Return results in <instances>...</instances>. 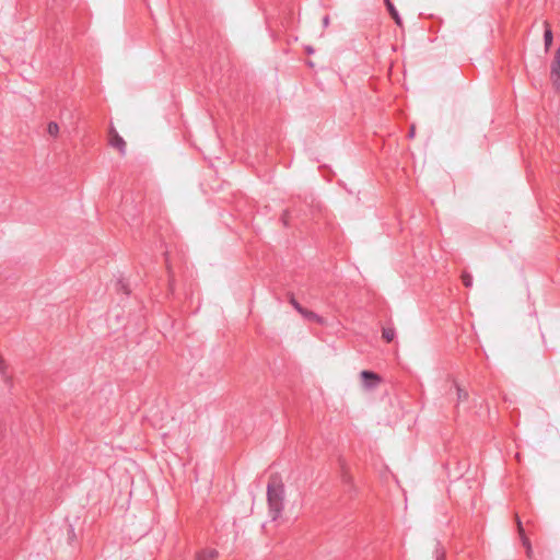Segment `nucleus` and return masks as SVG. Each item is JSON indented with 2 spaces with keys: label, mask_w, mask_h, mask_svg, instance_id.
Masks as SVG:
<instances>
[{
  "label": "nucleus",
  "mask_w": 560,
  "mask_h": 560,
  "mask_svg": "<svg viewBox=\"0 0 560 560\" xmlns=\"http://www.w3.org/2000/svg\"><path fill=\"white\" fill-rule=\"evenodd\" d=\"M462 280H463V284L466 288H471V285H472V276L469 272L464 271L462 273Z\"/></svg>",
  "instance_id": "9d476101"
},
{
  "label": "nucleus",
  "mask_w": 560,
  "mask_h": 560,
  "mask_svg": "<svg viewBox=\"0 0 560 560\" xmlns=\"http://www.w3.org/2000/svg\"><path fill=\"white\" fill-rule=\"evenodd\" d=\"M282 220H283L284 225H288V222H287V213H284V214H283Z\"/></svg>",
  "instance_id": "4be33fe9"
},
{
  "label": "nucleus",
  "mask_w": 560,
  "mask_h": 560,
  "mask_svg": "<svg viewBox=\"0 0 560 560\" xmlns=\"http://www.w3.org/2000/svg\"><path fill=\"white\" fill-rule=\"evenodd\" d=\"M517 524H518L520 532L522 534L523 533V527H522V523H521V521L518 518H517Z\"/></svg>",
  "instance_id": "aec40b11"
},
{
  "label": "nucleus",
  "mask_w": 560,
  "mask_h": 560,
  "mask_svg": "<svg viewBox=\"0 0 560 560\" xmlns=\"http://www.w3.org/2000/svg\"><path fill=\"white\" fill-rule=\"evenodd\" d=\"M116 285H117V289L122 291L125 294L128 295L130 293V290L128 289V285H127V283L125 282L124 279H119L117 281Z\"/></svg>",
  "instance_id": "4468645a"
},
{
  "label": "nucleus",
  "mask_w": 560,
  "mask_h": 560,
  "mask_svg": "<svg viewBox=\"0 0 560 560\" xmlns=\"http://www.w3.org/2000/svg\"><path fill=\"white\" fill-rule=\"evenodd\" d=\"M361 378L366 388H375L381 383V376L373 371L363 370Z\"/></svg>",
  "instance_id": "7ed1b4c3"
},
{
  "label": "nucleus",
  "mask_w": 560,
  "mask_h": 560,
  "mask_svg": "<svg viewBox=\"0 0 560 560\" xmlns=\"http://www.w3.org/2000/svg\"><path fill=\"white\" fill-rule=\"evenodd\" d=\"M110 145L118 149L122 155L126 153V142L117 132L113 135Z\"/></svg>",
  "instance_id": "20e7f679"
},
{
  "label": "nucleus",
  "mask_w": 560,
  "mask_h": 560,
  "mask_svg": "<svg viewBox=\"0 0 560 560\" xmlns=\"http://www.w3.org/2000/svg\"><path fill=\"white\" fill-rule=\"evenodd\" d=\"M322 22H323V26H324V27H327V26L329 25V22H330L329 15H325V16L323 18V21H322Z\"/></svg>",
  "instance_id": "a211bd4d"
},
{
  "label": "nucleus",
  "mask_w": 560,
  "mask_h": 560,
  "mask_svg": "<svg viewBox=\"0 0 560 560\" xmlns=\"http://www.w3.org/2000/svg\"><path fill=\"white\" fill-rule=\"evenodd\" d=\"M47 132L52 136V137H56L59 132V126L57 122L55 121H50L48 124V127H47Z\"/></svg>",
  "instance_id": "9b49d317"
},
{
  "label": "nucleus",
  "mask_w": 560,
  "mask_h": 560,
  "mask_svg": "<svg viewBox=\"0 0 560 560\" xmlns=\"http://www.w3.org/2000/svg\"><path fill=\"white\" fill-rule=\"evenodd\" d=\"M444 559H445V551L443 548L440 547V544H436L435 560H444Z\"/></svg>",
  "instance_id": "2eb2a0df"
},
{
  "label": "nucleus",
  "mask_w": 560,
  "mask_h": 560,
  "mask_svg": "<svg viewBox=\"0 0 560 560\" xmlns=\"http://www.w3.org/2000/svg\"><path fill=\"white\" fill-rule=\"evenodd\" d=\"M396 336V330L393 327H384L382 330V337L387 341L392 342Z\"/></svg>",
  "instance_id": "6e6552de"
},
{
  "label": "nucleus",
  "mask_w": 560,
  "mask_h": 560,
  "mask_svg": "<svg viewBox=\"0 0 560 560\" xmlns=\"http://www.w3.org/2000/svg\"><path fill=\"white\" fill-rule=\"evenodd\" d=\"M550 79L557 91L560 90V46L555 52L553 60L550 65Z\"/></svg>",
  "instance_id": "f03ea898"
},
{
  "label": "nucleus",
  "mask_w": 560,
  "mask_h": 560,
  "mask_svg": "<svg viewBox=\"0 0 560 560\" xmlns=\"http://www.w3.org/2000/svg\"><path fill=\"white\" fill-rule=\"evenodd\" d=\"M218 551L215 549L203 550L198 553L197 560H215L218 557Z\"/></svg>",
  "instance_id": "0eeeda50"
},
{
  "label": "nucleus",
  "mask_w": 560,
  "mask_h": 560,
  "mask_svg": "<svg viewBox=\"0 0 560 560\" xmlns=\"http://www.w3.org/2000/svg\"><path fill=\"white\" fill-rule=\"evenodd\" d=\"M456 386V392H457V400L458 401H465L468 399V392L464 388H462L459 385H455Z\"/></svg>",
  "instance_id": "1a4fd4ad"
},
{
  "label": "nucleus",
  "mask_w": 560,
  "mask_h": 560,
  "mask_svg": "<svg viewBox=\"0 0 560 560\" xmlns=\"http://www.w3.org/2000/svg\"><path fill=\"white\" fill-rule=\"evenodd\" d=\"M544 25H545L544 45H545V50L548 51L550 46L552 45L553 34H552L551 27L548 22H545Z\"/></svg>",
  "instance_id": "39448f33"
},
{
  "label": "nucleus",
  "mask_w": 560,
  "mask_h": 560,
  "mask_svg": "<svg viewBox=\"0 0 560 560\" xmlns=\"http://www.w3.org/2000/svg\"><path fill=\"white\" fill-rule=\"evenodd\" d=\"M523 545L526 547L527 557L530 558L532 553H533V549H532L529 540L526 537H523Z\"/></svg>",
  "instance_id": "dca6fc26"
},
{
  "label": "nucleus",
  "mask_w": 560,
  "mask_h": 560,
  "mask_svg": "<svg viewBox=\"0 0 560 560\" xmlns=\"http://www.w3.org/2000/svg\"><path fill=\"white\" fill-rule=\"evenodd\" d=\"M409 138H413L415 137V126H411L410 127V130H409Z\"/></svg>",
  "instance_id": "6ab92c4d"
},
{
  "label": "nucleus",
  "mask_w": 560,
  "mask_h": 560,
  "mask_svg": "<svg viewBox=\"0 0 560 560\" xmlns=\"http://www.w3.org/2000/svg\"><path fill=\"white\" fill-rule=\"evenodd\" d=\"M292 304L294 306V308L300 313V314H304L305 312V308L302 307L296 301H292Z\"/></svg>",
  "instance_id": "f3484780"
},
{
  "label": "nucleus",
  "mask_w": 560,
  "mask_h": 560,
  "mask_svg": "<svg viewBox=\"0 0 560 560\" xmlns=\"http://www.w3.org/2000/svg\"><path fill=\"white\" fill-rule=\"evenodd\" d=\"M306 51H307V54H313L314 52V48L313 47H307Z\"/></svg>",
  "instance_id": "412c9836"
},
{
  "label": "nucleus",
  "mask_w": 560,
  "mask_h": 560,
  "mask_svg": "<svg viewBox=\"0 0 560 560\" xmlns=\"http://www.w3.org/2000/svg\"><path fill=\"white\" fill-rule=\"evenodd\" d=\"M385 4H386V8H387L390 16L394 19L395 23L398 26H401L402 21H401V18H400L398 11L396 10L395 5L390 2V0H385Z\"/></svg>",
  "instance_id": "423d86ee"
},
{
  "label": "nucleus",
  "mask_w": 560,
  "mask_h": 560,
  "mask_svg": "<svg viewBox=\"0 0 560 560\" xmlns=\"http://www.w3.org/2000/svg\"><path fill=\"white\" fill-rule=\"evenodd\" d=\"M67 533H68V541H69V544H72L77 539L74 526L72 524H69Z\"/></svg>",
  "instance_id": "ddd939ff"
},
{
  "label": "nucleus",
  "mask_w": 560,
  "mask_h": 560,
  "mask_svg": "<svg viewBox=\"0 0 560 560\" xmlns=\"http://www.w3.org/2000/svg\"><path fill=\"white\" fill-rule=\"evenodd\" d=\"M267 502L271 520H278L284 509V486L277 477H271V480L268 482Z\"/></svg>",
  "instance_id": "f257e3e1"
},
{
  "label": "nucleus",
  "mask_w": 560,
  "mask_h": 560,
  "mask_svg": "<svg viewBox=\"0 0 560 560\" xmlns=\"http://www.w3.org/2000/svg\"><path fill=\"white\" fill-rule=\"evenodd\" d=\"M302 315H303V317H305L308 320H314V322H320L322 320L320 316L317 315L316 313L312 312V311L305 310L304 314H302Z\"/></svg>",
  "instance_id": "f8f14e48"
}]
</instances>
